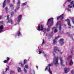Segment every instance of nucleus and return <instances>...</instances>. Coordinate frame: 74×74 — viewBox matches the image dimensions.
<instances>
[{"mask_svg":"<svg viewBox=\"0 0 74 74\" xmlns=\"http://www.w3.org/2000/svg\"><path fill=\"white\" fill-rule=\"evenodd\" d=\"M52 65H53V64L52 63H51L50 64H49L48 66H47L45 69V71L48 70V71L49 73H50L51 74H52V73L51 71V69L50 68V66H52Z\"/></svg>","mask_w":74,"mask_h":74,"instance_id":"nucleus-1","label":"nucleus"},{"mask_svg":"<svg viewBox=\"0 0 74 74\" xmlns=\"http://www.w3.org/2000/svg\"><path fill=\"white\" fill-rule=\"evenodd\" d=\"M58 57H55L53 60V63L56 66L59 65V63H58Z\"/></svg>","mask_w":74,"mask_h":74,"instance_id":"nucleus-2","label":"nucleus"},{"mask_svg":"<svg viewBox=\"0 0 74 74\" xmlns=\"http://www.w3.org/2000/svg\"><path fill=\"white\" fill-rule=\"evenodd\" d=\"M54 51L56 53H57L58 52H60V54H62V53L60 52V50H59V49L57 47H55L53 48Z\"/></svg>","mask_w":74,"mask_h":74,"instance_id":"nucleus-3","label":"nucleus"},{"mask_svg":"<svg viewBox=\"0 0 74 74\" xmlns=\"http://www.w3.org/2000/svg\"><path fill=\"white\" fill-rule=\"evenodd\" d=\"M37 30L38 31H40V30L43 31L44 30V28L43 27L42 25H41L40 26L38 25Z\"/></svg>","mask_w":74,"mask_h":74,"instance_id":"nucleus-4","label":"nucleus"},{"mask_svg":"<svg viewBox=\"0 0 74 74\" xmlns=\"http://www.w3.org/2000/svg\"><path fill=\"white\" fill-rule=\"evenodd\" d=\"M53 18H50L48 20V22L47 23V25H48L49 23H53Z\"/></svg>","mask_w":74,"mask_h":74,"instance_id":"nucleus-5","label":"nucleus"},{"mask_svg":"<svg viewBox=\"0 0 74 74\" xmlns=\"http://www.w3.org/2000/svg\"><path fill=\"white\" fill-rule=\"evenodd\" d=\"M60 64L61 66H64V65L63 64V57H60Z\"/></svg>","mask_w":74,"mask_h":74,"instance_id":"nucleus-6","label":"nucleus"},{"mask_svg":"<svg viewBox=\"0 0 74 74\" xmlns=\"http://www.w3.org/2000/svg\"><path fill=\"white\" fill-rule=\"evenodd\" d=\"M66 22H68V25L69 26V28H71V24L70 23V19H66Z\"/></svg>","mask_w":74,"mask_h":74,"instance_id":"nucleus-7","label":"nucleus"},{"mask_svg":"<svg viewBox=\"0 0 74 74\" xmlns=\"http://www.w3.org/2000/svg\"><path fill=\"white\" fill-rule=\"evenodd\" d=\"M59 38V36H58V37H56L55 39L53 40V44H57V41H56V39Z\"/></svg>","mask_w":74,"mask_h":74,"instance_id":"nucleus-8","label":"nucleus"},{"mask_svg":"<svg viewBox=\"0 0 74 74\" xmlns=\"http://www.w3.org/2000/svg\"><path fill=\"white\" fill-rule=\"evenodd\" d=\"M64 40H63V39H61L60 40L59 42L60 45H62L64 44Z\"/></svg>","mask_w":74,"mask_h":74,"instance_id":"nucleus-9","label":"nucleus"},{"mask_svg":"<svg viewBox=\"0 0 74 74\" xmlns=\"http://www.w3.org/2000/svg\"><path fill=\"white\" fill-rule=\"evenodd\" d=\"M64 70L65 71V73H67L70 71V69L64 68Z\"/></svg>","mask_w":74,"mask_h":74,"instance_id":"nucleus-10","label":"nucleus"},{"mask_svg":"<svg viewBox=\"0 0 74 74\" xmlns=\"http://www.w3.org/2000/svg\"><path fill=\"white\" fill-rule=\"evenodd\" d=\"M22 15H20L18 16V19L17 20V22L18 23H19L20 21H21V19H22Z\"/></svg>","mask_w":74,"mask_h":74,"instance_id":"nucleus-11","label":"nucleus"},{"mask_svg":"<svg viewBox=\"0 0 74 74\" xmlns=\"http://www.w3.org/2000/svg\"><path fill=\"white\" fill-rule=\"evenodd\" d=\"M64 14H62V15H60L59 16L60 18H61L60 20H62L64 18Z\"/></svg>","mask_w":74,"mask_h":74,"instance_id":"nucleus-12","label":"nucleus"},{"mask_svg":"<svg viewBox=\"0 0 74 74\" xmlns=\"http://www.w3.org/2000/svg\"><path fill=\"white\" fill-rule=\"evenodd\" d=\"M8 23H10L11 24H12L13 23V21H12V20H8Z\"/></svg>","mask_w":74,"mask_h":74,"instance_id":"nucleus-13","label":"nucleus"},{"mask_svg":"<svg viewBox=\"0 0 74 74\" xmlns=\"http://www.w3.org/2000/svg\"><path fill=\"white\" fill-rule=\"evenodd\" d=\"M5 1H6L5 0L3 3V8H4V7H5Z\"/></svg>","mask_w":74,"mask_h":74,"instance_id":"nucleus-14","label":"nucleus"},{"mask_svg":"<svg viewBox=\"0 0 74 74\" xmlns=\"http://www.w3.org/2000/svg\"><path fill=\"white\" fill-rule=\"evenodd\" d=\"M73 64V61L72 60H71L70 62H69V66H71Z\"/></svg>","mask_w":74,"mask_h":74,"instance_id":"nucleus-15","label":"nucleus"},{"mask_svg":"<svg viewBox=\"0 0 74 74\" xmlns=\"http://www.w3.org/2000/svg\"><path fill=\"white\" fill-rule=\"evenodd\" d=\"M10 7L11 9H14V6L12 4H10Z\"/></svg>","mask_w":74,"mask_h":74,"instance_id":"nucleus-16","label":"nucleus"},{"mask_svg":"<svg viewBox=\"0 0 74 74\" xmlns=\"http://www.w3.org/2000/svg\"><path fill=\"white\" fill-rule=\"evenodd\" d=\"M50 27H51V26H48L47 29V32H49V30H50Z\"/></svg>","mask_w":74,"mask_h":74,"instance_id":"nucleus-17","label":"nucleus"},{"mask_svg":"<svg viewBox=\"0 0 74 74\" xmlns=\"http://www.w3.org/2000/svg\"><path fill=\"white\" fill-rule=\"evenodd\" d=\"M4 29V27H3V25H1L0 26V29L1 30H3Z\"/></svg>","mask_w":74,"mask_h":74,"instance_id":"nucleus-18","label":"nucleus"},{"mask_svg":"<svg viewBox=\"0 0 74 74\" xmlns=\"http://www.w3.org/2000/svg\"><path fill=\"white\" fill-rule=\"evenodd\" d=\"M5 11H6V13L8 12V8L6 7L5 8Z\"/></svg>","mask_w":74,"mask_h":74,"instance_id":"nucleus-19","label":"nucleus"},{"mask_svg":"<svg viewBox=\"0 0 74 74\" xmlns=\"http://www.w3.org/2000/svg\"><path fill=\"white\" fill-rule=\"evenodd\" d=\"M27 2H25V3H23L22 4V6H23V5H26L27 4Z\"/></svg>","mask_w":74,"mask_h":74,"instance_id":"nucleus-20","label":"nucleus"},{"mask_svg":"<svg viewBox=\"0 0 74 74\" xmlns=\"http://www.w3.org/2000/svg\"><path fill=\"white\" fill-rule=\"evenodd\" d=\"M14 12H12L11 13V15L12 16H14Z\"/></svg>","mask_w":74,"mask_h":74,"instance_id":"nucleus-21","label":"nucleus"},{"mask_svg":"<svg viewBox=\"0 0 74 74\" xmlns=\"http://www.w3.org/2000/svg\"><path fill=\"white\" fill-rule=\"evenodd\" d=\"M18 72H20V71H21V68H18Z\"/></svg>","mask_w":74,"mask_h":74,"instance_id":"nucleus-22","label":"nucleus"},{"mask_svg":"<svg viewBox=\"0 0 74 74\" xmlns=\"http://www.w3.org/2000/svg\"><path fill=\"white\" fill-rule=\"evenodd\" d=\"M18 33L17 36H20V35L21 34V32H20V31H18Z\"/></svg>","mask_w":74,"mask_h":74,"instance_id":"nucleus-23","label":"nucleus"},{"mask_svg":"<svg viewBox=\"0 0 74 74\" xmlns=\"http://www.w3.org/2000/svg\"><path fill=\"white\" fill-rule=\"evenodd\" d=\"M7 59V60L8 62V61H9V60H10V58L7 57L6 58Z\"/></svg>","mask_w":74,"mask_h":74,"instance_id":"nucleus-24","label":"nucleus"},{"mask_svg":"<svg viewBox=\"0 0 74 74\" xmlns=\"http://www.w3.org/2000/svg\"><path fill=\"white\" fill-rule=\"evenodd\" d=\"M54 33H56L58 32V30L56 29H55L54 31H53Z\"/></svg>","mask_w":74,"mask_h":74,"instance_id":"nucleus-25","label":"nucleus"},{"mask_svg":"<svg viewBox=\"0 0 74 74\" xmlns=\"http://www.w3.org/2000/svg\"><path fill=\"white\" fill-rule=\"evenodd\" d=\"M62 29V27H61V24H59V29L60 30H61Z\"/></svg>","mask_w":74,"mask_h":74,"instance_id":"nucleus-26","label":"nucleus"},{"mask_svg":"<svg viewBox=\"0 0 74 74\" xmlns=\"http://www.w3.org/2000/svg\"><path fill=\"white\" fill-rule=\"evenodd\" d=\"M25 67L26 68V69H29V66L27 65H26L25 66Z\"/></svg>","mask_w":74,"mask_h":74,"instance_id":"nucleus-27","label":"nucleus"},{"mask_svg":"<svg viewBox=\"0 0 74 74\" xmlns=\"http://www.w3.org/2000/svg\"><path fill=\"white\" fill-rule=\"evenodd\" d=\"M26 62H27V60H24V64H26Z\"/></svg>","mask_w":74,"mask_h":74,"instance_id":"nucleus-28","label":"nucleus"},{"mask_svg":"<svg viewBox=\"0 0 74 74\" xmlns=\"http://www.w3.org/2000/svg\"><path fill=\"white\" fill-rule=\"evenodd\" d=\"M8 61H7V60H5L3 62L5 63H8Z\"/></svg>","mask_w":74,"mask_h":74,"instance_id":"nucleus-29","label":"nucleus"},{"mask_svg":"<svg viewBox=\"0 0 74 74\" xmlns=\"http://www.w3.org/2000/svg\"><path fill=\"white\" fill-rule=\"evenodd\" d=\"M44 41H45L44 39H43L42 40V45H43L44 44Z\"/></svg>","mask_w":74,"mask_h":74,"instance_id":"nucleus-30","label":"nucleus"},{"mask_svg":"<svg viewBox=\"0 0 74 74\" xmlns=\"http://www.w3.org/2000/svg\"><path fill=\"white\" fill-rule=\"evenodd\" d=\"M24 71L25 73H27V71H26V70L25 69V68H24Z\"/></svg>","mask_w":74,"mask_h":74,"instance_id":"nucleus-31","label":"nucleus"},{"mask_svg":"<svg viewBox=\"0 0 74 74\" xmlns=\"http://www.w3.org/2000/svg\"><path fill=\"white\" fill-rule=\"evenodd\" d=\"M71 54H73V49H71Z\"/></svg>","mask_w":74,"mask_h":74,"instance_id":"nucleus-32","label":"nucleus"},{"mask_svg":"<svg viewBox=\"0 0 74 74\" xmlns=\"http://www.w3.org/2000/svg\"><path fill=\"white\" fill-rule=\"evenodd\" d=\"M7 19H6L7 20H9V19H10V18H9V16H7Z\"/></svg>","mask_w":74,"mask_h":74,"instance_id":"nucleus-33","label":"nucleus"},{"mask_svg":"<svg viewBox=\"0 0 74 74\" xmlns=\"http://www.w3.org/2000/svg\"><path fill=\"white\" fill-rule=\"evenodd\" d=\"M72 21L73 23L74 24V18H72Z\"/></svg>","mask_w":74,"mask_h":74,"instance_id":"nucleus-34","label":"nucleus"},{"mask_svg":"<svg viewBox=\"0 0 74 74\" xmlns=\"http://www.w3.org/2000/svg\"><path fill=\"white\" fill-rule=\"evenodd\" d=\"M68 7H69L70 8H72V6H71L70 5H68Z\"/></svg>","mask_w":74,"mask_h":74,"instance_id":"nucleus-35","label":"nucleus"},{"mask_svg":"<svg viewBox=\"0 0 74 74\" xmlns=\"http://www.w3.org/2000/svg\"><path fill=\"white\" fill-rule=\"evenodd\" d=\"M67 10H68V11H70V12H71V10H70V8H68Z\"/></svg>","mask_w":74,"mask_h":74,"instance_id":"nucleus-36","label":"nucleus"},{"mask_svg":"<svg viewBox=\"0 0 74 74\" xmlns=\"http://www.w3.org/2000/svg\"><path fill=\"white\" fill-rule=\"evenodd\" d=\"M74 4V1H72V2L70 3L71 4Z\"/></svg>","mask_w":74,"mask_h":74,"instance_id":"nucleus-37","label":"nucleus"},{"mask_svg":"<svg viewBox=\"0 0 74 74\" xmlns=\"http://www.w3.org/2000/svg\"><path fill=\"white\" fill-rule=\"evenodd\" d=\"M10 0H7V3H10Z\"/></svg>","mask_w":74,"mask_h":74,"instance_id":"nucleus-38","label":"nucleus"},{"mask_svg":"<svg viewBox=\"0 0 74 74\" xmlns=\"http://www.w3.org/2000/svg\"><path fill=\"white\" fill-rule=\"evenodd\" d=\"M59 25V22H57V24H56V26H58V25Z\"/></svg>","mask_w":74,"mask_h":74,"instance_id":"nucleus-39","label":"nucleus"},{"mask_svg":"<svg viewBox=\"0 0 74 74\" xmlns=\"http://www.w3.org/2000/svg\"><path fill=\"white\" fill-rule=\"evenodd\" d=\"M4 23V22H3V21H2L1 22H0V23H1V24H3Z\"/></svg>","mask_w":74,"mask_h":74,"instance_id":"nucleus-40","label":"nucleus"},{"mask_svg":"<svg viewBox=\"0 0 74 74\" xmlns=\"http://www.w3.org/2000/svg\"><path fill=\"white\" fill-rule=\"evenodd\" d=\"M20 0H18V3L19 4L20 3Z\"/></svg>","mask_w":74,"mask_h":74,"instance_id":"nucleus-41","label":"nucleus"},{"mask_svg":"<svg viewBox=\"0 0 74 74\" xmlns=\"http://www.w3.org/2000/svg\"><path fill=\"white\" fill-rule=\"evenodd\" d=\"M71 73H72V74H74V71H71Z\"/></svg>","mask_w":74,"mask_h":74,"instance_id":"nucleus-42","label":"nucleus"},{"mask_svg":"<svg viewBox=\"0 0 74 74\" xmlns=\"http://www.w3.org/2000/svg\"><path fill=\"white\" fill-rule=\"evenodd\" d=\"M21 67H23V64H22V63H21Z\"/></svg>","mask_w":74,"mask_h":74,"instance_id":"nucleus-43","label":"nucleus"},{"mask_svg":"<svg viewBox=\"0 0 74 74\" xmlns=\"http://www.w3.org/2000/svg\"><path fill=\"white\" fill-rule=\"evenodd\" d=\"M8 70V68H7L6 69V71H5V72H7V70Z\"/></svg>","mask_w":74,"mask_h":74,"instance_id":"nucleus-44","label":"nucleus"},{"mask_svg":"<svg viewBox=\"0 0 74 74\" xmlns=\"http://www.w3.org/2000/svg\"><path fill=\"white\" fill-rule=\"evenodd\" d=\"M52 35H50L49 36V37H50V38H51L52 37Z\"/></svg>","mask_w":74,"mask_h":74,"instance_id":"nucleus-45","label":"nucleus"},{"mask_svg":"<svg viewBox=\"0 0 74 74\" xmlns=\"http://www.w3.org/2000/svg\"><path fill=\"white\" fill-rule=\"evenodd\" d=\"M60 33L61 34H63V31H61Z\"/></svg>","mask_w":74,"mask_h":74,"instance_id":"nucleus-46","label":"nucleus"},{"mask_svg":"<svg viewBox=\"0 0 74 74\" xmlns=\"http://www.w3.org/2000/svg\"><path fill=\"white\" fill-rule=\"evenodd\" d=\"M11 73H14V71H11Z\"/></svg>","mask_w":74,"mask_h":74,"instance_id":"nucleus-47","label":"nucleus"},{"mask_svg":"<svg viewBox=\"0 0 74 74\" xmlns=\"http://www.w3.org/2000/svg\"><path fill=\"white\" fill-rule=\"evenodd\" d=\"M41 53V51H39V54H40Z\"/></svg>","mask_w":74,"mask_h":74,"instance_id":"nucleus-48","label":"nucleus"},{"mask_svg":"<svg viewBox=\"0 0 74 74\" xmlns=\"http://www.w3.org/2000/svg\"><path fill=\"white\" fill-rule=\"evenodd\" d=\"M59 18H60V17H59V16L57 17V20H59Z\"/></svg>","mask_w":74,"mask_h":74,"instance_id":"nucleus-49","label":"nucleus"},{"mask_svg":"<svg viewBox=\"0 0 74 74\" xmlns=\"http://www.w3.org/2000/svg\"><path fill=\"white\" fill-rule=\"evenodd\" d=\"M70 59V57H69L67 59V60H69V59Z\"/></svg>","mask_w":74,"mask_h":74,"instance_id":"nucleus-50","label":"nucleus"},{"mask_svg":"<svg viewBox=\"0 0 74 74\" xmlns=\"http://www.w3.org/2000/svg\"><path fill=\"white\" fill-rule=\"evenodd\" d=\"M66 34H68V35L69 36H70V34H69V33L67 32L66 33Z\"/></svg>","mask_w":74,"mask_h":74,"instance_id":"nucleus-51","label":"nucleus"},{"mask_svg":"<svg viewBox=\"0 0 74 74\" xmlns=\"http://www.w3.org/2000/svg\"><path fill=\"white\" fill-rule=\"evenodd\" d=\"M71 0H67V1H68V2H70V1H71Z\"/></svg>","mask_w":74,"mask_h":74,"instance_id":"nucleus-52","label":"nucleus"},{"mask_svg":"<svg viewBox=\"0 0 74 74\" xmlns=\"http://www.w3.org/2000/svg\"><path fill=\"white\" fill-rule=\"evenodd\" d=\"M44 30H45V31H44V32H45H45H46V31L47 30V29H46V28H45Z\"/></svg>","mask_w":74,"mask_h":74,"instance_id":"nucleus-53","label":"nucleus"},{"mask_svg":"<svg viewBox=\"0 0 74 74\" xmlns=\"http://www.w3.org/2000/svg\"><path fill=\"white\" fill-rule=\"evenodd\" d=\"M50 34L52 35V34H53V32H51L50 33Z\"/></svg>","mask_w":74,"mask_h":74,"instance_id":"nucleus-54","label":"nucleus"},{"mask_svg":"<svg viewBox=\"0 0 74 74\" xmlns=\"http://www.w3.org/2000/svg\"><path fill=\"white\" fill-rule=\"evenodd\" d=\"M1 17H2V16H1V15L0 16V19H1Z\"/></svg>","mask_w":74,"mask_h":74,"instance_id":"nucleus-55","label":"nucleus"},{"mask_svg":"<svg viewBox=\"0 0 74 74\" xmlns=\"http://www.w3.org/2000/svg\"><path fill=\"white\" fill-rule=\"evenodd\" d=\"M53 56H55V53H53Z\"/></svg>","mask_w":74,"mask_h":74,"instance_id":"nucleus-56","label":"nucleus"},{"mask_svg":"<svg viewBox=\"0 0 74 74\" xmlns=\"http://www.w3.org/2000/svg\"><path fill=\"white\" fill-rule=\"evenodd\" d=\"M15 2V0H13V2L14 3Z\"/></svg>","mask_w":74,"mask_h":74,"instance_id":"nucleus-57","label":"nucleus"},{"mask_svg":"<svg viewBox=\"0 0 74 74\" xmlns=\"http://www.w3.org/2000/svg\"><path fill=\"white\" fill-rule=\"evenodd\" d=\"M17 10V9H16L15 10H14V11H15V12H17V11H16Z\"/></svg>","mask_w":74,"mask_h":74,"instance_id":"nucleus-58","label":"nucleus"},{"mask_svg":"<svg viewBox=\"0 0 74 74\" xmlns=\"http://www.w3.org/2000/svg\"><path fill=\"white\" fill-rule=\"evenodd\" d=\"M69 58H71V57H72V56H69Z\"/></svg>","mask_w":74,"mask_h":74,"instance_id":"nucleus-59","label":"nucleus"},{"mask_svg":"<svg viewBox=\"0 0 74 74\" xmlns=\"http://www.w3.org/2000/svg\"><path fill=\"white\" fill-rule=\"evenodd\" d=\"M19 9V7H18L16 9V10H18Z\"/></svg>","mask_w":74,"mask_h":74,"instance_id":"nucleus-60","label":"nucleus"},{"mask_svg":"<svg viewBox=\"0 0 74 74\" xmlns=\"http://www.w3.org/2000/svg\"><path fill=\"white\" fill-rule=\"evenodd\" d=\"M3 32V30H1L0 31V32Z\"/></svg>","mask_w":74,"mask_h":74,"instance_id":"nucleus-61","label":"nucleus"},{"mask_svg":"<svg viewBox=\"0 0 74 74\" xmlns=\"http://www.w3.org/2000/svg\"><path fill=\"white\" fill-rule=\"evenodd\" d=\"M65 64H66V65L67 64V61L66 63Z\"/></svg>","mask_w":74,"mask_h":74,"instance_id":"nucleus-62","label":"nucleus"},{"mask_svg":"<svg viewBox=\"0 0 74 74\" xmlns=\"http://www.w3.org/2000/svg\"><path fill=\"white\" fill-rule=\"evenodd\" d=\"M73 7H74V4H73Z\"/></svg>","mask_w":74,"mask_h":74,"instance_id":"nucleus-63","label":"nucleus"},{"mask_svg":"<svg viewBox=\"0 0 74 74\" xmlns=\"http://www.w3.org/2000/svg\"><path fill=\"white\" fill-rule=\"evenodd\" d=\"M2 74H5V73H4L3 72Z\"/></svg>","mask_w":74,"mask_h":74,"instance_id":"nucleus-64","label":"nucleus"}]
</instances>
